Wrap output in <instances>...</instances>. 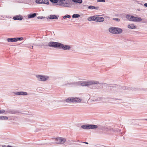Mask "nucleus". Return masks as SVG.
<instances>
[{
	"label": "nucleus",
	"mask_w": 147,
	"mask_h": 147,
	"mask_svg": "<svg viewBox=\"0 0 147 147\" xmlns=\"http://www.w3.org/2000/svg\"><path fill=\"white\" fill-rule=\"evenodd\" d=\"M77 82H70L69 83H67V84H65V85H76L77 84Z\"/></svg>",
	"instance_id": "nucleus-25"
},
{
	"label": "nucleus",
	"mask_w": 147,
	"mask_h": 147,
	"mask_svg": "<svg viewBox=\"0 0 147 147\" xmlns=\"http://www.w3.org/2000/svg\"><path fill=\"white\" fill-rule=\"evenodd\" d=\"M82 143H85V144H88V143L87 142H83Z\"/></svg>",
	"instance_id": "nucleus-41"
},
{
	"label": "nucleus",
	"mask_w": 147,
	"mask_h": 147,
	"mask_svg": "<svg viewBox=\"0 0 147 147\" xmlns=\"http://www.w3.org/2000/svg\"><path fill=\"white\" fill-rule=\"evenodd\" d=\"M64 4V3L63 1H60L59 2V4H57V5H59L62 7V5H63Z\"/></svg>",
	"instance_id": "nucleus-27"
},
{
	"label": "nucleus",
	"mask_w": 147,
	"mask_h": 147,
	"mask_svg": "<svg viewBox=\"0 0 147 147\" xmlns=\"http://www.w3.org/2000/svg\"><path fill=\"white\" fill-rule=\"evenodd\" d=\"M8 42H16V38H9L7 39Z\"/></svg>",
	"instance_id": "nucleus-21"
},
{
	"label": "nucleus",
	"mask_w": 147,
	"mask_h": 147,
	"mask_svg": "<svg viewBox=\"0 0 147 147\" xmlns=\"http://www.w3.org/2000/svg\"><path fill=\"white\" fill-rule=\"evenodd\" d=\"M36 15V13H32L31 14H28V18H34Z\"/></svg>",
	"instance_id": "nucleus-20"
},
{
	"label": "nucleus",
	"mask_w": 147,
	"mask_h": 147,
	"mask_svg": "<svg viewBox=\"0 0 147 147\" xmlns=\"http://www.w3.org/2000/svg\"><path fill=\"white\" fill-rule=\"evenodd\" d=\"M13 19L15 20H21L23 19V17L22 16L20 15H17L13 17Z\"/></svg>",
	"instance_id": "nucleus-12"
},
{
	"label": "nucleus",
	"mask_w": 147,
	"mask_h": 147,
	"mask_svg": "<svg viewBox=\"0 0 147 147\" xmlns=\"http://www.w3.org/2000/svg\"><path fill=\"white\" fill-rule=\"evenodd\" d=\"M5 146H2L1 147H5Z\"/></svg>",
	"instance_id": "nucleus-46"
},
{
	"label": "nucleus",
	"mask_w": 147,
	"mask_h": 147,
	"mask_svg": "<svg viewBox=\"0 0 147 147\" xmlns=\"http://www.w3.org/2000/svg\"><path fill=\"white\" fill-rule=\"evenodd\" d=\"M68 2L70 1L71 0H66Z\"/></svg>",
	"instance_id": "nucleus-43"
},
{
	"label": "nucleus",
	"mask_w": 147,
	"mask_h": 147,
	"mask_svg": "<svg viewBox=\"0 0 147 147\" xmlns=\"http://www.w3.org/2000/svg\"><path fill=\"white\" fill-rule=\"evenodd\" d=\"M71 48L70 46L67 45H64L63 44L60 43L59 49H62L64 50H69Z\"/></svg>",
	"instance_id": "nucleus-7"
},
{
	"label": "nucleus",
	"mask_w": 147,
	"mask_h": 147,
	"mask_svg": "<svg viewBox=\"0 0 147 147\" xmlns=\"http://www.w3.org/2000/svg\"><path fill=\"white\" fill-rule=\"evenodd\" d=\"M71 6V4L70 3H68L67 2H65L64 3L63 5H62V7H69Z\"/></svg>",
	"instance_id": "nucleus-23"
},
{
	"label": "nucleus",
	"mask_w": 147,
	"mask_h": 147,
	"mask_svg": "<svg viewBox=\"0 0 147 147\" xmlns=\"http://www.w3.org/2000/svg\"><path fill=\"white\" fill-rule=\"evenodd\" d=\"M146 120H147V119H146Z\"/></svg>",
	"instance_id": "nucleus-49"
},
{
	"label": "nucleus",
	"mask_w": 147,
	"mask_h": 147,
	"mask_svg": "<svg viewBox=\"0 0 147 147\" xmlns=\"http://www.w3.org/2000/svg\"><path fill=\"white\" fill-rule=\"evenodd\" d=\"M96 22H103L104 20V18L101 17H96Z\"/></svg>",
	"instance_id": "nucleus-14"
},
{
	"label": "nucleus",
	"mask_w": 147,
	"mask_h": 147,
	"mask_svg": "<svg viewBox=\"0 0 147 147\" xmlns=\"http://www.w3.org/2000/svg\"><path fill=\"white\" fill-rule=\"evenodd\" d=\"M100 83L98 81H90L87 82H82L81 83V85L83 86H86L94 84H99Z\"/></svg>",
	"instance_id": "nucleus-2"
},
{
	"label": "nucleus",
	"mask_w": 147,
	"mask_h": 147,
	"mask_svg": "<svg viewBox=\"0 0 147 147\" xmlns=\"http://www.w3.org/2000/svg\"><path fill=\"white\" fill-rule=\"evenodd\" d=\"M49 1L51 2L54 3H57L58 2L57 0H49Z\"/></svg>",
	"instance_id": "nucleus-31"
},
{
	"label": "nucleus",
	"mask_w": 147,
	"mask_h": 147,
	"mask_svg": "<svg viewBox=\"0 0 147 147\" xmlns=\"http://www.w3.org/2000/svg\"><path fill=\"white\" fill-rule=\"evenodd\" d=\"M116 29V27H112L109 28V31L111 33L113 34H115L116 33L115 29Z\"/></svg>",
	"instance_id": "nucleus-15"
},
{
	"label": "nucleus",
	"mask_w": 147,
	"mask_h": 147,
	"mask_svg": "<svg viewBox=\"0 0 147 147\" xmlns=\"http://www.w3.org/2000/svg\"><path fill=\"white\" fill-rule=\"evenodd\" d=\"M82 100V99L79 97H70L67 98L65 100V101L68 103H80L81 102Z\"/></svg>",
	"instance_id": "nucleus-1"
},
{
	"label": "nucleus",
	"mask_w": 147,
	"mask_h": 147,
	"mask_svg": "<svg viewBox=\"0 0 147 147\" xmlns=\"http://www.w3.org/2000/svg\"><path fill=\"white\" fill-rule=\"evenodd\" d=\"M35 2L36 3L38 4L44 3L48 4L49 3L48 0H36Z\"/></svg>",
	"instance_id": "nucleus-8"
},
{
	"label": "nucleus",
	"mask_w": 147,
	"mask_h": 147,
	"mask_svg": "<svg viewBox=\"0 0 147 147\" xmlns=\"http://www.w3.org/2000/svg\"><path fill=\"white\" fill-rule=\"evenodd\" d=\"M2 120H7L8 117L7 116H2Z\"/></svg>",
	"instance_id": "nucleus-32"
},
{
	"label": "nucleus",
	"mask_w": 147,
	"mask_h": 147,
	"mask_svg": "<svg viewBox=\"0 0 147 147\" xmlns=\"http://www.w3.org/2000/svg\"><path fill=\"white\" fill-rule=\"evenodd\" d=\"M23 37H20V38H16V42L18 40H22L23 39Z\"/></svg>",
	"instance_id": "nucleus-30"
},
{
	"label": "nucleus",
	"mask_w": 147,
	"mask_h": 147,
	"mask_svg": "<svg viewBox=\"0 0 147 147\" xmlns=\"http://www.w3.org/2000/svg\"><path fill=\"white\" fill-rule=\"evenodd\" d=\"M3 113H5V111L3 109H2L0 110V114Z\"/></svg>",
	"instance_id": "nucleus-33"
},
{
	"label": "nucleus",
	"mask_w": 147,
	"mask_h": 147,
	"mask_svg": "<svg viewBox=\"0 0 147 147\" xmlns=\"http://www.w3.org/2000/svg\"><path fill=\"white\" fill-rule=\"evenodd\" d=\"M65 0H60V1H65Z\"/></svg>",
	"instance_id": "nucleus-44"
},
{
	"label": "nucleus",
	"mask_w": 147,
	"mask_h": 147,
	"mask_svg": "<svg viewBox=\"0 0 147 147\" xmlns=\"http://www.w3.org/2000/svg\"><path fill=\"white\" fill-rule=\"evenodd\" d=\"M18 113V112L13 109H7L5 111V113H10L14 114Z\"/></svg>",
	"instance_id": "nucleus-9"
},
{
	"label": "nucleus",
	"mask_w": 147,
	"mask_h": 147,
	"mask_svg": "<svg viewBox=\"0 0 147 147\" xmlns=\"http://www.w3.org/2000/svg\"><path fill=\"white\" fill-rule=\"evenodd\" d=\"M115 32V34H120L122 32V30L120 28H116Z\"/></svg>",
	"instance_id": "nucleus-17"
},
{
	"label": "nucleus",
	"mask_w": 147,
	"mask_h": 147,
	"mask_svg": "<svg viewBox=\"0 0 147 147\" xmlns=\"http://www.w3.org/2000/svg\"><path fill=\"white\" fill-rule=\"evenodd\" d=\"M2 116H0V120H2Z\"/></svg>",
	"instance_id": "nucleus-40"
},
{
	"label": "nucleus",
	"mask_w": 147,
	"mask_h": 147,
	"mask_svg": "<svg viewBox=\"0 0 147 147\" xmlns=\"http://www.w3.org/2000/svg\"><path fill=\"white\" fill-rule=\"evenodd\" d=\"M81 127L84 129H96L97 128L98 126L97 125H96L88 124L82 125Z\"/></svg>",
	"instance_id": "nucleus-3"
},
{
	"label": "nucleus",
	"mask_w": 147,
	"mask_h": 147,
	"mask_svg": "<svg viewBox=\"0 0 147 147\" xmlns=\"http://www.w3.org/2000/svg\"><path fill=\"white\" fill-rule=\"evenodd\" d=\"M60 43L55 42H50L48 44V46L51 47L59 49Z\"/></svg>",
	"instance_id": "nucleus-4"
},
{
	"label": "nucleus",
	"mask_w": 147,
	"mask_h": 147,
	"mask_svg": "<svg viewBox=\"0 0 147 147\" xmlns=\"http://www.w3.org/2000/svg\"><path fill=\"white\" fill-rule=\"evenodd\" d=\"M144 5L146 7H147V3H144Z\"/></svg>",
	"instance_id": "nucleus-38"
},
{
	"label": "nucleus",
	"mask_w": 147,
	"mask_h": 147,
	"mask_svg": "<svg viewBox=\"0 0 147 147\" xmlns=\"http://www.w3.org/2000/svg\"><path fill=\"white\" fill-rule=\"evenodd\" d=\"M5 147H7H7L5 146Z\"/></svg>",
	"instance_id": "nucleus-48"
},
{
	"label": "nucleus",
	"mask_w": 147,
	"mask_h": 147,
	"mask_svg": "<svg viewBox=\"0 0 147 147\" xmlns=\"http://www.w3.org/2000/svg\"><path fill=\"white\" fill-rule=\"evenodd\" d=\"M80 16V15L77 14H73L72 16V17L73 18H77Z\"/></svg>",
	"instance_id": "nucleus-26"
},
{
	"label": "nucleus",
	"mask_w": 147,
	"mask_h": 147,
	"mask_svg": "<svg viewBox=\"0 0 147 147\" xmlns=\"http://www.w3.org/2000/svg\"><path fill=\"white\" fill-rule=\"evenodd\" d=\"M33 46H32L31 47H29L30 48H32L33 49Z\"/></svg>",
	"instance_id": "nucleus-42"
},
{
	"label": "nucleus",
	"mask_w": 147,
	"mask_h": 147,
	"mask_svg": "<svg viewBox=\"0 0 147 147\" xmlns=\"http://www.w3.org/2000/svg\"><path fill=\"white\" fill-rule=\"evenodd\" d=\"M59 16L55 15H49L48 18L49 19H57L58 18Z\"/></svg>",
	"instance_id": "nucleus-13"
},
{
	"label": "nucleus",
	"mask_w": 147,
	"mask_h": 147,
	"mask_svg": "<svg viewBox=\"0 0 147 147\" xmlns=\"http://www.w3.org/2000/svg\"><path fill=\"white\" fill-rule=\"evenodd\" d=\"M136 26L134 24H131L128 25V28H129L135 29L136 28Z\"/></svg>",
	"instance_id": "nucleus-19"
},
{
	"label": "nucleus",
	"mask_w": 147,
	"mask_h": 147,
	"mask_svg": "<svg viewBox=\"0 0 147 147\" xmlns=\"http://www.w3.org/2000/svg\"><path fill=\"white\" fill-rule=\"evenodd\" d=\"M132 18L131 21L138 22L142 20V18L140 17H136L133 16Z\"/></svg>",
	"instance_id": "nucleus-10"
},
{
	"label": "nucleus",
	"mask_w": 147,
	"mask_h": 147,
	"mask_svg": "<svg viewBox=\"0 0 147 147\" xmlns=\"http://www.w3.org/2000/svg\"><path fill=\"white\" fill-rule=\"evenodd\" d=\"M71 17V16L69 15H66L63 16V18L64 19H65L66 18H69Z\"/></svg>",
	"instance_id": "nucleus-29"
},
{
	"label": "nucleus",
	"mask_w": 147,
	"mask_h": 147,
	"mask_svg": "<svg viewBox=\"0 0 147 147\" xmlns=\"http://www.w3.org/2000/svg\"><path fill=\"white\" fill-rule=\"evenodd\" d=\"M96 16H93L89 17L88 18V21H94L96 22Z\"/></svg>",
	"instance_id": "nucleus-18"
},
{
	"label": "nucleus",
	"mask_w": 147,
	"mask_h": 147,
	"mask_svg": "<svg viewBox=\"0 0 147 147\" xmlns=\"http://www.w3.org/2000/svg\"><path fill=\"white\" fill-rule=\"evenodd\" d=\"M83 6H86V5H83Z\"/></svg>",
	"instance_id": "nucleus-45"
},
{
	"label": "nucleus",
	"mask_w": 147,
	"mask_h": 147,
	"mask_svg": "<svg viewBox=\"0 0 147 147\" xmlns=\"http://www.w3.org/2000/svg\"><path fill=\"white\" fill-rule=\"evenodd\" d=\"M14 94L16 95H28V93L27 92L22 91L14 92Z\"/></svg>",
	"instance_id": "nucleus-11"
},
{
	"label": "nucleus",
	"mask_w": 147,
	"mask_h": 147,
	"mask_svg": "<svg viewBox=\"0 0 147 147\" xmlns=\"http://www.w3.org/2000/svg\"><path fill=\"white\" fill-rule=\"evenodd\" d=\"M37 18L38 19H42L43 18H45V17H43V16H42V17H37Z\"/></svg>",
	"instance_id": "nucleus-36"
},
{
	"label": "nucleus",
	"mask_w": 147,
	"mask_h": 147,
	"mask_svg": "<svg viewBox=\"0 0 147 147\" xmlns=\"http://www.w3.org/2000/svg\"><path fill=\"white\" fill-rule=\"evenodd\" d=\"M108 130L109 131H111L112 132L113 131L115 132V133L119 132L121 131V130L120 129H119L118 128L115 129H113L112 128H110L109 129H108Z\"/></svg>",
	"instance_id": "nucleus-16"
},
{
	"label": "nucleus",
	"mask_w": 147,
	"mask_h": 147,
	"mask_svg": "<svg viewBox=\"0 0 147 147\" xmlns=\"http://www.w3.org/2000/svg\"><path fill=\"white\" fill-rule=\"evenodd\" d=\"M113 20H115L117 22H119L120 21V19L119 18H113Z\"/></svg>",
	"instance_id": "nucleus-34"
},
{
	"label": "nucleus",
	"mask_w": 147,
	"mask_h": 147,
	"mask_svg": "<svg viewBox=\"0 0 147 147\" xmlns=\"http://www.w3.org/2000/svg\"><path fill=\"white\" fill-rule=\"evenodd\" d=\"M105 0H98L97 1V2H105Z\"/></svg>",
	"instance_id": "nucleus-35"
},
{
	"label": "nucleus",
	"mask_w": 147,
	"mask_h": 147,
	"mask_svg": "<svg viewBox=\"0 0 147 147\" xmlns=\"http://www.w3.org/2000/svg\"><path fill=\"white\" fill-rule=\"evenodd\" d=\"M101 98H99V100H98V99L97 100H95L96 101H100L101 100Z\"/></svg>",
	"instance_id": "nucleus-39"
},
{
	"label": "nucleus",
	"mask_w": 147,
	"mask_h": 147,
	"mask_svg": "<svg viewBox=\"0 0 147 147\" xmlns=\"http://www.w3.org/2000/svg\"><path fill=\"white\" fill-rule=\"evenodd\" d=\"M99 9V7H95V8H94V9H95L97 10L98 9Z\"/></svg>",
	"instance_id": "nucleus-37"
},
{
	"label": "nucleus",
	"mask_w": 147,
	"mask_h": 147,
	"mask_svg": "<svg viewBox=\"0 0 147 147\" xmlns=\"http://www.w3.org/2000/svg\"><path fill=\"white\" fill-rule=\"evenodd\" d=\"M55 140L56 141V143L61 144H64L66 141V140L65 138L62 137L56 138Z\"/></svg>",
	"instance_id": "nucleus-6"
},
{
	"label": "nucleus",
	"mask_w": 147,
	"mask_h": 147,
	"mask_svg": "<svg viewBox=\"0 0 147 147\" xmlns=\"http://www.w3.org/2000/svg\"><path fill=\"white\" fill-rule=\"evenodd\" d=\"M88 8L89 9H94V8H95V7L94 6H93L90 5V6H89L88 7Z\"/></svg>",
	"instance_id": "nucleus-28"
},
{
	"label": "nucleus",
	"mask_w": 147,
	"mask_h": 147,
	"mask_svg": "<svg viewBox=\"0 0 147 147\" xmlns=\"http://www.w3.org/2000/svg\"><path fill=\"white\" fill-rule=\"evenodd\" d=\"M36 45V46H38V45Z\"/></svg>",
	"instance_id": "nucleus-47"
},
{
	"label": "nucleus",
	"mask_w": 147,
	"mask_h": 147,
	"mask_svg": "<svg viewBox=\"0 0 147 147\" xmlns=\"http://www.w3.org/2000/svg\"><path fill=\"white\" fill-rule=\"evenodd\" d=\"M74 3H78L80 4L82 2V0H71Z\"/></svg>",
	"instance_id": "nucleus-24"
},
{
	"label": "nucleus",
	"mask_w": 147,
	"mask_h": 147,
	"mask_svg": "<svg viewBox=\"0 0 147 147\" xmlns=\"http://www.w3.org/2000/svg\"><path fill=\"white\" fill-rule=\"evenodd\" d=\"M132 17V16H130L127 14L126 16V18L130 21H131Z\"/></svg>",
	"instance_id": "nucleus-22"
},
{
	"label": "nucleus",
	"mask_w": 147,
	"mask_h": 147,
	"mask_svg": "<svg viewBox=\"0 0 147 147\" xmlns=\"http://www.w3.org/2000/svg\"><path fill=\"white\" fill-rule=\"evenodd\" d=\"M36 77L38 80L41 81H46L49 78L48 76L41 75H36Z\"/></svg>",
	"instance_id": "nucleus-5"
}]
</instances>
